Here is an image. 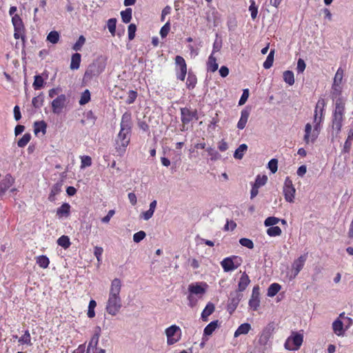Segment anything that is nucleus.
Segmentation results:
<instances>
[{"mask_svg": "<svg viewBox=\"0 0 353 353\" xmlns=\"http://www.w3.org/2000/svg\"><path fill=\"white\" fill-rule=\"evenodd\" d=\"M120 126V131L115 140V149L119 155L122 156L130 141L132 123L130 113L125 112L122 115Z\"/></svg>", "mask_w": 353, "mask_h": 353, "instance_id": "1", "label": "nucleus"}, {"mask_svg": "<svg viewBox=\"0 0 353 353\" xmlns=\"http://www.w3.org/2000/svg\"><path fill=\"white\" fill-rule=\"evenodd\" d=\"M121 288V282L119 279H114L111 283L109 298L105 309H120L122 307L119 293Z\"/></svg>", "mask_w": 353, "mask_h": 353, "instance_id": "2", "label": "nucleus"}, {"mask_svg": "<svg viewBox=\"0 0 353 353\" xmlns=\"http://www.w3.org/2000/svg\"><path fill=\"white\" fill-rule=\"evenodd\" d=\"M344 112L345 103L341 98H339L336 101L335 109L332 119V128L333 131L336 132V135H338L341 130Z\"/></svg>", "mask_w": 353, "mask_h": 353, "instance_id": "3", "label": "nucleus"}, {"mask_svg": "<svg viewBox=\"0 0 353 353\" xmlns=\"http://www.w3.org/2000/svg\"><path fill=\"white\" fill-rule=\"evenodd\" d=\"M105 61L103 59H98L90 63L84 74L85 81L91 80L94 77H98L105 68Z\"/></svg>", "mask_w": 353, "mask_h": 353, "instance_id": "4", "label": "nucleus"}, {"mask_svg": "<svg viewBox=\"0 0 353 353\" xmlns=\"http://www.w3.org/2000/svg\"><path fill=\"white\" fill-rule=\"evenodd\" d=\"M303 341V336L297 332H292L285 341L284 346L288 350H297L300 348Z\"/></svg>", "mask_w": 353, "mask_h": 353, "instance_id": "5", "label": "nucleus"}, {"mask_svg": "<svg viewBox=\"0 0 353 353\" xmlns=\"http://www.w3.org/2000/svg\"><path fill=\"white\" fill-rule=\"evenodd\" d=\"M296 190L292 184V180L286 177L283 185V194L286 201L293 203Z\"/></svg>", "mask_w": 353, "mask_h": 353, "instance_id": "6", "label": "nucleus"}, {"mask_svg": "<svg viewBox=\"0 0 353 353\" xmlns=\"http://www.w3.org/2000/svg\"><path fill=\"white\" fill-rule=\"evenodd\" d=\"M181 121L183 124L182 131L185 130V125L189 123L193 119L198 120L197 110L191 111L188 108H181Z\"/></svg>", "mask_w": 353, "mask_h": 353, "instance_id": "7", "label": "nucleus"}, {"mask_svg": "<svg viewBox=\"0 0 353 353\" xmlns=\"http://www.w3.org/2000/svg\"><path fill=\"white\" fill-rule=\"evenodd\" d=\"M178 332H180V328L175 325H171L165 330L168 345H173L179 341L180 333L178 334Z\"/></svg>", "mask_w": 353, "mask_h": 353, "instance_id": "8", "label": "nucleus"}, {"mask_svg": "<svg viewBox=\"0 0 353 353\" xmlns=\"http://www.w3.org/2000/svg\"><path fill=\"white\" fill-rule=\"evenodd\" d=\"M274 329V323H269L263 328L259 339V343L261 345L265 346L268 345L269 340L272 336Z\"/></svg>", "mask_w": 353, "mask_h": 353, "instance_id": "9", "label": "nucleus"}, {"mask_svg": "<svg viewBox=\"0 0 353 353\" xmlns=\"http://www.w3.org/2000/svg\"><path fill=\"white\" fill-rule=\"evenodd\" d=\"M208 284L204 282L195 283L189 285L188 291L190 292L189 299L192 294L196 295L198 296H201L203 295L208 288Z\"/></svg>", "mask_w": 353, "mask_h": 353, "instance_id": "10", "label": "nucleus"}, {"mask_svg": "<svg viewBox=\"0 0 353 353\" xmlns=\"http://www.w3.org/2000/svg\"><path fill=\"white\" fill-rule=\"evenodd\" d=\"M52 110L54 114H60L63 108L66 104V96L65 94H60L55 98L51 103Z\"/></svg>", "mask_w": 353, "mask_h": 353, "instance_id": "11", "label": "nucleus"}, {"mask_svg": "<svg viewBox=\"0 0 353 353\" xmlns=\"http://www.w3.org/2000/svg\"><path fill=\"white\" fill-rule=\"evenodd\" d=\"M14 179L11 174H6L0 182V197L4 195L6 192L12 185Z\"/></svg>", "mask_w": 353, "mask_h": 353, "instance_id": "12", "label": "nucleus"}, {"mask_svg": "<svg viewBox=\"0 0 353 353\" xmlns=\"http://www.w3.org/2000/svg\"><path fill=\"white\" fill-rule=\"evenodd\" d=\"M234 259H237V256L227 257L221 262V265L225 272H230L238 268L239 264L235 265L233 261Z\"/></svg>", "mask_w": 353, "mask_h": 353, "instance_id": "13", "label": "nucleus"}, {"mask_svg": "<svg viewBox=\"0 0 353 353\" xmlns=\"http://www.w3.org/2000/svg\"><path fill=\"white\" fill-rule=\"evenodd\" d=\"M306 261V256L301 255L296 260H295L292 264V270L294 272L293 278H295L300 271L302 270L305 262Z\"/></svg>", "mask_w": 353, "mask_h": 353, "instance_id": "14", "label": "nucleus"}, {"mask_svg": "<svg viewBox=\"0 0 353 353\" xmlns=\"http://www.w3.org/2000/svg\"><path fill=\"white\" fill-rule=\"evenodd\" d=\"M260 288L259 287L254 286L252 290V297L249 301V304L251 307H254L256 309L257 307L259 306V295H260Z\"/></svg>", "mask_w": 353, "mask_h": 353, "instance_id": "15", "label": "nucleus"}, {"mask_svg": "<svg viewBox=\"0 0 353 353\" xmlns=\"http://www.w3.org/2000/svg\"><path fill=\"white\" fill-rule=\"evenodd\" d=\"M250 114V109L248 108H245L241 111V118L237 123V128L239 129L243 130L245 127Z\"/></svg>", "mask_w": 353, "mask_h": 353, "instance_id": "16", "label": "nucleus"}, {"mask_svg": "<svg viewBox=\"0 0 353 353\" xmlns=\"http://www.w3.org/2000/svg\"><path fill=\"white\" fill-rule=\"evenodd\" d=\"M70 205L68 203H63L61 207L57 209V216L59 219L68 217L70 214Z\"/></svg>", "mask_w": 353, "mask_h": 353, "instance_id": "17", "label": "nucleus"}, {"mask_svg": "<svg viewBox=\"0 0 353 353\" xmlns=\"http://www.w3.org/2000/svg\"><path fill=\"white\" fill-rule=\"evenodd\" d=\"M241 299V294L238 291L232 292L229 297V307L236 309Z\"/></svg>", "mask_w": 353, "mask_h": 353, "instance_id": "18", "label": "nucleus"}, {"mask_svg": "<svg viewBox=\"0 0 353 353\" xmlns=\"http://www.w3.org/2000/svg\"><path fill=\"white\" fill-rule=\"evenodd\" d=\"M343 324H344V322L339 318L333 322V323H332L333 331L337 336H343V333H344Z\"/></svg>", "mask_w": 353, "mask_h": 353, "instance_id": "19", "label": "nucleus"}, {"mask_svg": "<svg viewBox=\"0 0 353 353\" xmlns=\"http://www.w3.org/2000/svg\"><path fill=\"white\" fill-rule=\"evenodd\" d=\"M251 330V325L248 323H245L239 326L236 330L234 332V337L236 338L241 334H246Z\"/></svg>", "mask_w": 353, "mask_h": 353, "instance_id": "20", "label": "nucleus"}, {"mask_svg": "<svg viewBox=\"0 0 353 353\" xmlns=\"http://www.w3.org/2000/svg\"><path fill=\"white\" fill-rule=\"evenodd\" d=\"M250 282V280L249 279L248 275L245 272H243L240 278L239 281V284H238L239 291L242 292V291L245 290L246 289V288L248 287V285H249Z\"/></svg>", "mask_w": 353, "mask_h": 353, "instance_id": "21", "label": "nucleus"}, {"mask_svg": "<svg viewBox=\"0 0 353 353\" xmlns=\"http://www.w3.org/2000/svg\"><path fill=\"white\" fill-rule=\"evenodd\" d=\"M219 67L218 63H216V59L214 57L212 54L210 55L208 57V60L207 62V69L208 71L212 72H214L217 70Z\"/></svg>", "mask_w": 353, "mask_h": 353, "instance_id": "22", "label": "nucleus"}, {"mask_svg": "<svg viewBox=\"0 0 353 353\" xmlns=\"http://www.w3.org/2000/svg\"><path fill=\"white\" fill-rule=\"evenodd\" d=\"M81 58V55L78 52L74 53L72 55L71 63L70 66L71 70H77L79 68Z\"/></svg>", "mask_w": 353, "mask_h": 353, "instance_id": "23", "label": "nucleus"}, {"mask_svg": "<svg viewBox=\"0 0 353 353\" xmlns=\"http://www.w3.org/2000/svg\"><path fill=\"white\" fill-rule=\"evenodd\" d=\"M197 83V78L195 74L192 72H189L186 81V86L189 90L194 89Z\"/></svg>", "mask_w": 353, "mask_h": 353, "instance_id": "24", "label": "nucleus"}, {"mask_svg": "<svg viewBox=\"0 0 353 353\" xmlns=\"http://www.w3.org/2000/svg\"><path fill=\"white\" fill-rule=\"evenodd\" d=\"M219 326V321H213L210 322L205 328L203 330L204 335L210 336L211 335L213 332Z\"/></svg>", "mask_w": 353, "mask_h": 353, "instance_id": "25", "label": "nucleus"}, {"mask_svg": "<svg viewBox=\"0 0 353 353\" xmlns=\"http://www.w3.org/2000/svg\"><path fill=\"white\" fill-rule=\"evenodd\" d=\"M248 150V145L245 143H243L241 145H240L239 146V148H237L234 152V157L236 159H241L243 156H244V153L247 151Z\"/></svg>", "mask_w": 353, "mask_h": 353, "instance_id": "26", "label": "nucleus"}, {"mask_svg": "<svg viewBox=\"0 0 353 353\" xmlns=\"http://www.w3.org/2000/svg\"><path fill=\"white\" fill-rule=\"evenodd\" d=\"M18 342L22 345H32L31 342V336L28 330H26L24 334L19 338Z\"/></svg>", "mask_w": 353, "mask_h": 353, "instance_id": "27", "label": "nucleus"}, {"mask_svg": "<svg viewBox=\"0 0 353 353\" xmlns=\"http://www.w3.org/2000/svg\"><path fill=\"white\" fill-rule=\"evenodd\" d=\"M175 64H176V69H178V71H181L183 70H187V64L181 56L177 55L175 57Z\"/></svg>", "mask_w": 353, "mask_h": 353, "instance_id": "28", "label": "nucleus"}, {"mask_svg": "<svg viewBox=\"0 0 353 353\" xmlns=\"http://www.w3.org/2000/svg\"><path fill=\"white\" fill-rule=\"evenodd\" d=\"M34 80L32 86L35 90H40L44 87L45 82L43 77L38 74L34 76Z\"/></svg>", "mask_w": 353, "mask_h": 353, "instance_id": "29", "label": "nucleus"}, {"mask_svg": "<svg viewBox=\"0 0 353 353\" xmlns=\"http://www.w3.org/2000/svg\"><path fill=\"white\" fill-rule=\"evenodd\" d=\"M12 22L14 28V30H23V24L21 19L18 14H14L12 18Z\"/></svg>", "mask_w": 353, "mask_h": 353, "instance_id": "30", "label": "nucleus"}, {"mask_svg": "<svg viewBox=\"0 0 353 353\" xmlns=\"http://www.w3.org/2000/svg\"><path fill=\"white\" fill-rule=\"evenodd\" d=\"M34 125V132L35 134H37L39 132H42L43 134H46L47 125L45 121H36Z\"/></svg>", "mask_w": 353, "mask_h": 353, "instance_id": "31", "label": "nucleus"}, {"mask_svg": "<svg viewBox=\"0 0 353 353\" xmlns=\"http://www.w3.org/2000/svg\"><path fill=\"white\" fill-rule=\"evenodd\" d=\"M43 101H44V95L41 92L40 93L38 96L37 97H34L32 100V105L36 108V109H39L40 108L43 104Z\"/></svg>", "mask_w": 353, "mask_h": 353, "instance_id": "32", "label": "nucleus"}, {"mask_svg": "<svg viewBox=\"0 0 353 353\" xmlns=\"http://www.w3.org/2000/svg\"><path fill=\"white\" fill-rule=\"evenodd\" d=\"M281 290V285L279 283H274L271 284L268 289V293L267 295L268 296L272 297L275 296L279 291Z\"/></svg>", "mask_w": 353, "mask_h": 353, "instance_id": "33", "label": "nucleus"}, {"mask_svg": "<svg viewBox=\"0 0 353 353\" xmlns=\"http://www.w3.org/2000/svg\"><path fill=\"white\" fill-rule=\"evenodd\" d=\"M132 9L130 8L121 12V17L123 23H128L130 22L132 19Z\"/></svg>", "mask_w": 353, "mask_h": 353, "instance_id": "34", "label": "nucleus"}, {"mask_svg": "<svg viewBox=\"0 0 353 353\" xmlns=\"http://www.w3.org/2000/svg\"><path fill=\"white\" fill-rule=\"evenodd\" d=\"M283 80L284 81L289 84L290 85H292L294 83V76L292 71L286 70L283 72Z\"/></svg>", "mask_w": 353, "mask_h": 353, "instance_id": "35", "label": "nucleus"}, {"mask_svg": "<svg viewBox=\"0 0 353 353\" xmlns=\"http://www.w3.org/2000/svg\"><path fill=\"white\" fill-rule=\"evenodd\" d=\"M274 50H271L263 65L265 69H269L272 66L274 62Z\"/></svg>", "mask_w": 353, "mask_h": 353, "instance_id": "36", "label": "nucleus"}, {"mask_svg": "<svg viewBox=\"0 0 353 353\" xmlns=\"http://www.w3.org/2000/svg\"><path fill=\"white\" fill-rule=\"evenodd\" d=\"M57 244L64 249L68 248L70 245V239L68 236L63 235L57 240Z\"/></svg>", "mask_w": 353, "mask_h": 353, "instance_id": "37", "label": "nucleus"}, {"mask_svg": "<svg viewBox=\"0 0 353 353\" xmlns=\"http://www.w3.org/2000/svg\"><path fill=\"white\" fill-rule=\"evenodd\" d=\"M59 34L57 31H51L47 36V41L52 44H56L59 40Z\"/></svg>", "mask_w": 353, "mask_h": 353, "instance_id": "38", "label": "nucleus"}, {"mask_svg": "<svg viewBox=\"0 0 353 353\" xmlns=\"http://www.w3.org/2000/svg\"><path fill=\"white\" fill-rule=\"evenodd\" d=\"M99 332L95 333L93 335V336L92 337V339L88 345L87 352H90L91 349L93 350L94 348H96V347L98 344V342H99Z\"/></svg>", "mask_w": 353, "mask_h": 353, "instance_id": "39", "label": "nucleus"}, {"mask_svg": "<svg viewBox=\"0 0 353 353\" xmlns=\"http://www.w3.org/2000/svg\"><path fill=\"white\" fill-rule=\"evenodd\" d=\"M343 71L341 68H339L336 71L334 78V83H333V87L339 86V84L341 83V81L343 79Z\"/></svg>", "mask_w": 353, "mask_h": 353, "instance_id": "40", "label": "nucleus"}, {"mask_svg": "<svg viewBox=\"0 0 353 353\" xmlns=\"http://www.w3.org/2000/svg\"><path fill=\"white\" fill-rule=\"evenodd\" d=\"M281 232V229L279 226H271L267 230V234L270 236H280Z\"/></svg>", "mask_w": 353, "mask_h": 353, "instance_id": "41", "label": "nucleus"}, {"mask_svg": "<svg viewBox=\"0 0 353 353\" xmlns=\"http://www.w3.org/2000/svg\"><path fill=\"white\" fill-rule=\"evenodd\" d=\"M37 263L41 268H46L50 263V261L46 256L41 255L37 258Z\"/></svg>", "mask_w": 353, "mask_h": 353, "instance_id": "42", "label": "nucleus"}, {"mask_svg": "<svg viewBox=\"0 0 353 353\" xmlns=\"http://www.w3.org/2000/svg\"><path fill=\"white\" fill-rule=\"evenodd\" d=\"M31 135L29 133H26L18 141L17 145L19 148L25 147L28 142L30 141Z\"/></svg>", "mask_w": 353, "mask_h": 353, "instance_id": "43", "label": "nucleus"}, {"mask_svg": "<svg viewBox=\"0 0 353 353\" xmlns=\"http://www.w3.org/2000/svg\"><path fill=\"white\" fill-rule=\"evenodd\" d=\"M117 19L111 18L107 22L108 28L112 36H114L116 32Z\"/></svg>", "mask_w": 353, "mask_h": 353, "instance_id": "44", "label": "nucleus"}, {"mask_svg": "<svg viewBox=\"0 0 353 353\" xmlns=\"http://www.w3.org/2000/svg\"><path fill=\"white\" fill-rule=\"evenodd\" d=\"M324 105H325V102H324L323 99H320L318 101L316 105L315 111H314V113H315L314 117V123H317V122L319 121V117H320V114L319 115L318 108H321L323 109Z\"/></svg>", "mask_w": 353, "mask_h": 353, "instance_id": "45", "label": "nucleus"}, {"mask_svg": "<svg viewBox=\"0 0 353 353\" xmlns=\"http://www.w3.org/2000/svg\"><path fill=\"white\" fill-rule=\"evenodd\" d=\"M85 42L84 36L81 35L77 42L72 46V49L75 51H80Z\"/></svg>", "mask_w": 353, "mask_h": 353, "instance_id": "46", "label": "nucleus"}, {"mask_svg": "<svg viewBox=\"0 0 353 353\" xmlns=\"http://www.w3.org/2000/svg\"><path fill=\"white\" fill-rule=\"evenodd\" d=\"M206 150L208 154L210 156L211 161H215L221 159V154L211 147L207 148Z\"/></svg>", "mask_w": 353, "mask_h": 353, "instance_id": "47", "label": "nucleus"}, {"mask_svg": "<svg viewBox=\"0 0 353 353\" xmlns=\"http://www.w3.org/2000/svg\"><path fill=\"white\" fill-rule=\"evenodd\" d=\"M90 100V93L88 90H85L81 96L79 100L80 105H85Z\"/></svg>", "mask_w": 353, "mask_h": 353, "instance_id": "48", "label": "nucleus"}, {"mask_svg": "<svg viewBox=\"0 0 353 353\" xmlns=\"http://www.w3.org/2000/svg\"><path fill=\"white\" fill-rule=\"evenodd\" d=\"M279 221L280 219L279 218L274 216H269L265 220L264 225L266 227L275 226V225L277 224Z\"/></svg>", "mask_w": 353, "mask_h": 353, "instance_id": "49", "label": "nucleus"}, {"mask_svg": "<svg viewBox=\"0 0 353 353\" xmlns=\"http://www.w3.org/2000/svg\"><path fill=\"white\" fill-rule=\"evenodd\" d=\"M250 2L251 4L249 7V10L251 12L252 19H255L258 14V7L256 6L255 1L254 0H252Z\"/></svg>", "mask_w": 353, "mask_h": 353, "instance_id": "50", "label": "nucleus"}, {"mask_svg": "<svg viewBox=\"0 0 353 353\" xmlns=\"http://www.w3.org/2000/svg\"><path fill=\"white\" fill-rule=\"evenodd\" d=\"M268 181V177L265 175L261 176L258 175L255 179V182L254 183V185H256L258 188L264 185Z\"/></svg>", "mask_w": 353, "mask_h": 353, "instance_id": "51", "label": "nucleus"}, {"mask_svg": "<svg viewBox=\"0 0 353 353\" xmlns=\"http://www.w3.org/2000/svg\"><path fill=\"white\" fill-rule=\"evenodd\" d=\"M170 30V21L165 23V24L160 30V35L162 38L167 37L168 34Z\"/></svg>", "mask_w": 353, "mask_h": 353, "instance_id": "52", "label": "nucleus"}, {"mask_svg": "<svg viewBox=\"0 0 353 353\" xmlns=\"http://www.w3.org/2000/svg\"><path fill=\"white\" fill-rule=\"evenodd\" d=\"M239 243L242 246L246 247L249 249H252L254 248V243L249 239L241 238L239 240Z\"/></svg>", "mask_w": 353, "mask_h": 353, "instance_id": "53", "label": "nucleus"}, {"mask_svg": "<svg viewBox=\"0 0 353 353\" xmlns=\"http://www.w3.org/2000/svg\"><path fill=\"white\" fill-rule=\"evenodd\" d=\"M128 39L132 41L135 37V32L137 30V26L134 23H131L128 26Z\"/></svg>", "mask_w": 353, "mask_h": 353, "instance_id": "54", "label": "nucleus"}, {"mask_svg": "<svg viewBox=\"0 0 353 353\" xmlns=\"http://www.w3.org/2000/svg\"><path fill=\"white\" fill-rule=\"evenodd\" d=\"M268 168L272 173H275L278 169V161L276 159H272L268 162Z\"/></svg>", "mask_w": 353, "mask_h": 353, "instance_id": "55", "label": "nucleus"}, {"mask_svg": "<svg viewBox=\"0 0 353 353\" xmlns=\"http://www.w3.org/2000/svg\"><path fill=\"white\" fill-rule=\"evenodd\" d=\"M137 97V92L134 90H130L128 92V98L125 101L126 103L132 104L134 102L136 98Z\"/></svg>", "mask_w": 353, "mask_h": 353, "instance_id": "56", "label": "nucleus"}, {"mask_svg": "<svg viewBox=\"0 0 353 353\" xmlns=\"http://www.w3.org/2000/svg\"><path fill=\"white\" fill-rule=\"evenodd\" d=\"M145 236L146 234L144 231H139L133 235V241L135 243H139L145 237Z\"/></svg>", "mask_w": 353, "mask_h": 353, "instance_id": "57", "label": "nucleus"}, {"mask_svg": "<svg viewBox=\"0 0 353 353\" xmlns=\"http://www.w3.org/2000/svg\"><path fill=\"white\" fill-rule=\"evenodd\" d=\"M81 168H84L85 167H89L92 164L91 157L89 156H83L81 157Z\"/></svg>", "mask_w": 353, "mask_h": 353, "instance_id": "58", "label": "nucleus"}, {"mask_svg": "<svg viewBox=\"0 0 353 353\" xmlns=\"http://www.w3.org/2000/svg\"><path fill=\"white\" fill-rule=\"evenodd\" d=\"M312 131V125L310 123H307L305 127V136L304 141L306 143H308L310 141V135Z\"/></svg>", "mask_w": 353, "mask_h": 353, "instance_id": "59", "label": "nucleus"}, {"mask_svg": "<svg viewBox=\"0 0 353 353\" xmlns=\"http://www.w3.org/2000/svg\"><path fill=\"white\" fill-rule=\"evenodd\" d=\"M249 97V90L248 89L243 90V94L239 99V105H242L245 104V103L247 101Z\"/></svg>", "mask_w": 353, "mask_h": 353, "instance_id": "60", "label": "nucleus"}, {"mask_svg": "<svg viewBox=\"0 0 353 353\" xmlns=\"http://www.w3.org/2000/svg\"><path fill=\"white\" fill-rule=\"evenodd\" d=\"M306 65L303 59H299L297 61L296 70L299 73L303 72L305 69Z\"/></svg>", "mask_w": 353, "mask_h": 353, "instance_id": "61", "label": "nucleus"}, {"mask_svg": "<svg viewBox=\"0 0 353 353\" xmlns=\"http://www.w3.org/2000/svg\"><path fill=\"white\" fill-rule=\"evenodd\" d=\"M103 250L101 247L96 246L94 250V254L96 256L98 262L101 261V255L103 254Z\"/></svg>", "mask_w": 353, "mask_h": 353, "instance_id": "62", "label": "nucleus"}, {"mask_svg": "<svg viewBox=\"0 0 353 353\" xmlns=\"http://www.w3.org/2000/svg\"><path fill=\"white\" fill-rule=\"evenodd\" d=\"M114 213H115V212L114 210H109L107 215L101 219V221L104 223H109L110 219L112 217V216L114 214Z\"/></svg>", "mask_w": 353, "mask_h": 353, "instance_id": "63", "label": "nucleus"}, {"mask_svg": "<svg viewBox=\"0 0 353 353\" xmlns=\"http://www.w3.org/2000/svg\"><path fill=\"white\" fill-rule=\"evenodd\" d=\"M62 185L59 183H55L51 188V192L52 194H58L61 191Z\"/></svg>", "mask_w": 353, "mask_h": 353, "instance_id": "64", "label": "nucleus"}]
</instances>
